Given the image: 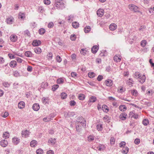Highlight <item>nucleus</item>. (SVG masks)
Returning <instances> with one entry per match:
<instances>
[{
    "label": "nucleus",
    "mask_w": 154,
    "mask_h": 154,
    "mask_svg": "<svg viewBox=\"0 0 154 154\" xmlns=\"http://www.w3.org/2000/svg\"><path fill=\"white\" fill-rule=\"evenodd\" d=\"M13 75L16 77L22 76L17 70H15L14 72Z\"/></svg>",
    "instance_id": "nucleus-30"
},
{
    "label": "nucleus",
    "mask_w": 154,
    "mask_h": 154,
    "mask_svg": "<svg viewBox=\"0 0 154 154\" xmlns=\"http://www.w3.org/2000/svg\"><path fill=\"white\" fill-rule=\"evenodd\" d=\"M71 76L72 77L75 78L77 77V74L75 72H72L71 74Z\"/></svg>",
    "instance_id": "nucleus-64"
},
{
    "label": "nucleus",
    "mask_w": 154,
    "mask_h": 154,
    "mask_svg": "<svg viewBox=\"0 0 154 154\" xmlns=\"http://www.w3.org/2000/svg\"><path fill=\"white\" fill-rule=\"evenodd\" d=\"M140 142V140L139 138H136L134 141V143L136 145H138Z\"/></svg>",
    "instance_id": "nucleus-56"
},
{
    "label": "nucleus",
    "mask_w": 154,
    "mask_h": 154,
    "mask_svg": "<svg viewBox=\"0 0 154 154\" xmlns=\"http://www.w3.org/2000/svg\"><path fill=\"white\" fill-rule=\"evenodd\" d=\"M10 134L9 133L7 132H5L3 134V136L4 138L6 139L9 137Z\"/></svg>",
    "instance_id": "nucleus-39"
},
{
    "label": "nucleus",
    "mask_w": 154,
    "mask_h": 154,
    "mask_svg": "<svg viewBox=\"0 0 154 154\" xmlns=\"http://www.w3.org/2000/svg\"><path fill=\"white\" fill-rule=\"evenodd\" d=\"M102 109L105 112L107 113L109 111V109L107 106L105 104L103 105L102 106Z\"/></svg>",
    "instance_id": "nucleus-27"
},
{
    "label": "nucleus",
    "mask_w": 154,
    "mask_h": 154,
    "mask_svg": "<svg viewBox=\"0 0 154 154\" xmlns=\"http://www.w3.org/2000/svg\"><path fill=\"white\" fill-rule=\"evenodd\" d=\"M49 99L48 97H44L42 99V101L43 103L45 105L46 104H48L49 103Z\"/></svg>",
    "instance_id": "nucleus-16"
},
{
    "label": "nucleus",
    "mask_w": 154,
    "mask_h": 154,
    "mask_svg": "<svg viewBox=\"0 0 154 154\" xmlns=\"http://www.w3.org/2000/svg\"><path fill=\"white\" fill-rule=\"evenodd\" d=\"M48 84L47 82H43L40 85V87L38 89L40 91H43L44 89L47 88Z\"/></svg>",
    "instance_id": "nucleus-5"
},
{
    "label": "nucleus",
    "mask_w": 154,
    "mask_h": 154,
    "mask_svg": "<svg viewBox=\"0 0 154 154\" xmlns=\"http://www.w3.org/2000/svg\"><path fill=\"white\" fill-rule=\"evenodd\" d=\"M78 98L80 100H83L85 98V96L83 94H80L78 96Z\"/></svg>",
    "instance_id": "nucleus-40"
},
{
    "label": "nucleus",
    "mask_w": 154,
    "mask_h": 154,
    "mask_svg": "<svg viewBox=\"0 0 154 154\" xmlns=\"http://www.w3.org/2000/svg\"><path fill=\"white\" fill-rule=\"evenodd\" d=\"M132 94L135 96H137V95L138 93L137 91L135 90H133L132 91Z\"/></svg>",
    "instance_id": "nucleus-61"
},
{
    "label": "nucleus",
    "mask_w": 154,
    "mask_h": 154,
    "mask_svg": "<svg viewBox=\"0 0 154 154\" xmlns=\"http://www.w3.org/2000/svg\"><path fill=\"white\" fill-rule=\"evenodd\" d=\"M138 79L139 82L141 84H143L145 82L146 78L144 75H140Z\"/></svg>",
    "instance_id": "nucleus-10"
},
{
    "label": "nucleus",
    "mask_w": 154,
    "mask_h": 154,
    "mask_svg": "<svg viewBox=\"0 0 154 154\" xmlns=\"http://www.w3.org/2000/svg\"><path fill=\"white\" fill-rule=\"evenodd\" d=\"M119 110L122 111H124L126 109V106L124 105H120L119 107Z\"/></svg>",
    "instance_id": "nucleus-29"
},
{
    "label": "nucleus",
    "mask_w": 154,
    "mask_h": 154,
    "mask_svg": "<svg viewBox=\"0 0 154 154\" xmlns=\"http://www.w3.org/2000/svg\"><path fill=\"white\" fill-rule=\"evenodd\" d=\"M95 137L93 135H89L88 137V140L89 142H91L94 139Z\"/></svg>",
    "instance_id": "nucleus-42"
},
{
    "label": "nucleus",
    "mask_w": 154,
    "mask_h": 154,
    "mask_svg": "<svg viewBox=\"0 0 154 154\" xmlns=\"http://www.w3.org/2000/svg\"><path fill=\"white\" fill-rule=\"evenodd\" d=\"M59 86L58 85H54L52 86V90L53 91H55L58 88H59Z\"/></svg>",
    "instance_id": "nucleus-44"
},
{
    "label": "nucleus",
    "mask_w": 154,
    "mask_h": 154,
    "mask_svg": "<svg viewBox=\"0 0 154 154\" xmlns=\"http://www.w3.org/2000/svg\"><path fill=\"white\" fill-rule=\"evenodd\" d=\"M128 7L131 10L134 11L135 12L139 11L138 8L136 6L133 4L130 5Z\"/></svg>",
    "instance_id": "nucleus-3"
},
{
    "label": "nucleus",
    "mask_w": 154,
    "mask_h": 154,
    "mask_svg": "<svg viewBox=\"0 0 154 154\" xmlns=\"http://www.w3.org/2000/svg\"><path fill=\"white\" fill-rule=\"evenodd\" d=\"M91 29V27L89 26H87L84 28V31L85 33H88Z\"/></svg>",
    "instance_id": "nucleus-36"
},
{
    "label": "nucleus",
    "mask_w": 154,
    "mask_h": 154,
    "mask_svg": "<svg viewBox=\"0 0 154 154\" xmlns=\"http://www.w3.org/2000/svg\"><path fill=\"white\" fill-rule=\"evenodd\" d=\"M55 6L57 8L62 10L65 8V4L62 0H55Z\"/></svg>",
    "instance_id": "nucleus-1"
},
{
    "label": "nucleus",
    "mask_w": 154,
    "mask_h": 154,
    "mask_svg": "<svg viewBox=\"0 0 154 154\" xmlns=\"http://www.w3.org/2000/svg\"><path fill=\"white\" fill-rule=\"evenodd\" d=\"M99 148L98 149V150L99 151H101L102 150H103L104 149V146L103 145L101 144H99Z\"/></svg>",
    "instance_id": "nucleus-59"
},
{
    "label": "nucleus",
    "mask_w": 154,
    "mask_h": 154,
    "mask_svg": "<svg viewBox=\"0 0 154 154\" xmlns=\"http://www.w3.org/2000/svg\"><path fill=\"white\" fill-rule=\"evenodd\" d=\"M10 39L13 42H16L17 39V36L15 35H11L10 36Z\"/></svg>",
    "instance_id": "nucleus-11"
},
{
    "label": "nucleus",
    "mask_w": 154,
    "mask_h": 154,
    "mask_svg": "<svg viewBox=\"0 0 154 154\" xmlns=\"http://www.w3.org/2000/svg\"><path fill=\"white\" fill-rule=\"evenodd\" d=\"M18 106L19 108L22 109L25 107V103L23 101H20L18 103Z\"/></svg>",
    "instance_id": "nucleus-21"
},
{
    "label": "nucleus",
    "mask_w": 154,
    "mask_h": 154,
    "mask_svg": "<svg viewBox=\"0 0 154 154\" xmlns=\"http://www.w3.org/2000/svg\"><path fill=\"white\" fill-rule=\"evenodd\" d=\"M75 115V112H64V116L65 117H73Z\"/></svg>",
    "instance_id": "nucleus-4"
},
{
    "label": "nucleus",
    "mask_w": 154,
    "mask_h": 154,
    "mask_svg": "<svg viewBox=\"0 0 154 154\" xmlns=\"http://www.w3.org/2000/svg\"><path fill=\"white\" fill-rule=\"evenodd\" d=\"M140 74H139L138 72H136L134 74V76L135 78L138 79L139 76H140Z\"/></svg>",
    "instance_id": "nucleus-62"
},
{
    "label": "nucleus",
    "mask_w": 154,
    "mask_h": 154,
    "mask_svg": "<svg viewBox=\"0 0 154 154\" xmlns=\"http://www.w3.org/2000/svg\"><path fill=\"white\" fill-rule=\"evenodd\" d=\"M96 128L98 131H102L103 128L102 124H100L97 125Z\"/></svg>",
    "instance_id": "nucleus-26"
},
{
    "label": "nucleus",
    "mask_w": 154,
    "mask_h": 154,
    "mask_svg": "<svg viewBox=\"0 0 154 154\" xmlns=\"http://www.w3.org/2000/svg\"><path fill=\"white\" fill-rule=\"evenodd\" d=\"M72 26L73 28L75 29H76L79 26V23L76 21L73 22L72 23Z\"/></svg>",
    "instance_id": "nucleus-28"
},
{
    "label": "nucleus",
    "mask_w": 154,
    "mask_h": 154,
    "mask_svg": "<svg viewBox=\"0 0 154 154\" xmlns=\"http://www.w3.org/2000/svg\"><path fill=\"white\" fill-rule=\"evenodd\" d=\"M48 58L49 60H51L53 57V54L51 52H49L48 55Z\"/></svg>",
    "instance_id": "nucleus-57"
},
{
    "label": "nucleus",
    "mask_w": 154,
    "mask_h": 154,
    "mask_svg": "<svg viewBox=\"0 0 154 154\" xmlns=\"http://www.w3.org/2000/svg\"><path fill=\"white\" fill-rule=\"evenodd\" d=\"M134 83V81L131 79H129L127 81V84L130 86H132V85Z\"/></svg>",
    "instance_id": "nucleus-31"
},
{
    "label": "nucleus",
    "mask_w": 154,
    "mask_h": 154,
    "mask_svg": "<svg viewBox=\"0 0 154 154\" xmlns=\"http://www.w3.org/2000/svg\"><path fill=\"white\" fill-rule=\"evenodd\" d=\"M76 131L78 132H80L82 130V128H85L86 126H82L81 125L76 124Z\"/></svg>",
    "instance_id": "nucleus-8"
},
{
    "label": "nucleus",
    "mask_w": 154,
    "mask_h": 154,
    "mask_svg": "<svg viewBox=\"0 0 154 154\" xmlns=\"http://www.w3.org/2000/svg\"><path fill=\"white\" fill-rule=\"evenodd\" d=\"M97 100L96 97L94 96H92L90 99V101L93 103L95 102Z\"/></svg>",
    "instance_id": "nucleus-48"
},
{
    "label": "nucleus",
    "mask_w": 154,
    "mask_h": 154,
    "mask_svg": "<svg viewBox=\"0 0 154 154\" xmlns=\"http://www.w3.org/2000/svg\"><path fill=\"white\" fill-rule=\"evenodd\" d=\"M2 84L3 86L6 88L9 87L10 85V84L8 82H4Z\"/></svg>",
    "instance_id": "nucleus-43"
},
{
    "label": "nucleus",
    "mask_w": 154,
    "mask_h": 154,
    "mask_svg": "<svg viewBox=\"0 0 154 154\" xmlns=\"http://www.w3.org/2000/svg\"><path fill=\"white\" fill-rule=\"evenodd\" d=\"M54 26V23L52 22H50L48 24V26L49 28H52Z\"/></svg>",
    "instance_id": "nucleus-58"
},
{
    "label": "nucleus",
    "mask_w": 154,
    "mask_h": 154,
    "mask_svg": "<svg viewBox=\"0 0 154 154\" xmlns=\"http://www.w3.org/2000/svg\"><path fill=\"white\" fill-rule=\"evenodd\" d=\"M13 18L11 17H8V18H7V19L6 20V22L8 24H12V22H13Z\"/></svg>",
    "instance_id": "nucleus-34"
},
{
    "label": "nucleus",
    "mask_w": 154,
    "mask_h": 154,
    "mask_svg": "<svg viewBox=\"0 0 154 154\" xmlns=\"http://www.w3.org/2000/svg\"><path fill=\"white\" fill-rule=\"evenodd\" d=\"M129 149L128 148L127 146L123 147L121 150V152L122 153L127 154L129 151Z\"/></svg>",
    "instance_id": "nucleus-20"
},
{
    "label": "nucleus",
    "mask_w": 154,
    "mask_h": 154,
    "mask_svg": "<svg viewBox=\"0 0 154 154\" xmlns=\"http://www.w3.org/2000/svg\"><path fill=\"white\" fill-rule=\"evenodd\" d=\"M103 120L105 122H107L109 120V117L107 115H105L103 118Z\"/></svg>",
    "instance_id": "nucleus-47"
},
{
    "label": "nucleus",
    "mask_w": 154,
    "mask_h": 154,
    "mask_svg": "<svg viewBox=\"0 0 154 154\" xmlns=\"http://www.w3.org/2000/svg\"><path fill=\"white\" fill-rule=\"evenodd\" d=\"M12 142L15 145H17L19 143L20 139L18 137H14L12 138Z\"/></svg>",
    "instance_id": "nucleus-14"
},
{
    "label": "nucleus",
    "mask_w": 154,
    "mask_h": 154,
    "mask_svg": "<svg viewBox=\"0 0 154 154\" xmlns=\"http://www.w3.org/2000/svg\"><path fill=\"white\" fill-rule=\"evenodd\" d=\"M147 44V42L145 40H142L140 43L141 45L143 47H145Z\"/></svg>",
    "instance_id": "nucleus-45"
},
{
    "label": "nucleus",
    "mask_w": 154,
    "mask_h": 154,
    "mask_svg": "<svg viewBox=\"0 0 154 154\" xmlns=\"http://www.w3.org/2000/svg\"><path fill=\"white\" fill-rule=\"evenodd\" d=\"M37 154H43V151L41 149H39L37 150L36 151Z\"/></svg>",
    "instance_id": "nucleus-51"
},
{
    "label": "nucleus",
    "mask_w": 154,
    "mask_h": 154,
    "mask_svg": "<svg viewBox=\"0 0 154 154\" xmlns=\"http://www.w3.org/2000/svg\"><path fill=\"white\" fill-rule=\"evenodd\" d=\"M105 84L106 86L110 87L113 84V81L111 79H108L105 81Z\"/></svg>",
    "instance_id": "nucleus-9"
},
{
    "label": "nucleus",
    "mask_w": 154,
    "mask_h": 154,
    "mask_svg": "<svg viewBox=\"0 0 154 154\" xmlns=\"http://www.w3.org/2000/svg\"><path fill=\"white\" fill-rule=\"evenodd\" d=\"M113 59L114 61L116 62H119L121 60V58H120V56L118 57L116 55H115Z\"/></svg>",
    "instance_id": "nucleus-38"
},
{
    "label": "nucleus",
    "mask_w": 154,
    "mask_h": 154,
    "mask_svg": "<svg viewBox=\"0 0 154 154\" xmlns=\"http://www.w3.org/2000/svg\"><path fill=\"white\" fill-rule=\"evenodd\" d=\"M27 70L28 72H31L32 71V68L31 66H28Z\"/></svg>",
    "instance_id": "nucleus-63"
},
{
    "label": "nucleus",
    "mask_w": 154,
    "mask_h": 154,
    "mask_svg": "<svg viewBox=\"0 0 154 154\" xmlns=\"http://www.w3.org/2000/svg\"><path fill=\"white\" fill-rule=\"evenodd\" d=\"M103 79V76L102 75H99L97 76V80L98 81H101Z\"/></svg>",
    "instance_id": "nucleus-54"
},
{
    "label": "nucleus",
    "mask_w": 154,
    "mask_h": 154,
    "mask_svg": "<svg viewBox=\"0 0 154 154\" xmlns=\"http://www.w3.org/2000/svg\"><path fill=\"white\" fill-rule=\"evenodd\" d=\"M88 75L89 78H92L95 76V74L93 72H89L88 74Z\"/></svg>",
    "instance_id": "nucleus-41"
},
{
    "label": "nucleus",
    "mask_w": 154,
    "mask_h": 154,
    "mask_svg": "<svg viewBox=\"0 0 154 154\" xmlns=\"http://www.w3.org/2000/svg\"><path fill=\"white\" fill-rule=\"evenodd\" d=\"M64 82V80L63 79L60 78L57 79V83L58 84L63 83Z\"/></svg>",
    "instance_id": "nucleus-49"
},
{
    "label": "nucleus",
    "mask_w": 154,
    "mask_h": 154,
    "mask_svg": "<svg viewBox=\"0 0 154 154\" xmlns=\"http://www.w3.org/2000/svg\"><path fill=\"white\" fill-rule=\"evenodd\" d=\"M24 54L25 56L28 57H31L33 55L32 53L30 51L25 52Z\"/></svg>",
    "instance_id": "nucleus-25"
},
{
    "label": "nucleus",
    "mask_w": 154,
    "mask_h": 154,
    "mask_svg": "<svg viewBox=\"0 0 154 154\" xmlns=\"http://www.w3.org/2000/svg\"><path fill=\"white\" fill-rule=\"evenodd\" d=\"M61 98L63 100L65 99L67 96V94L65 92H62L60 94Z\"/></svg>",
    "instance_id": "nucleus-35"
},
{
    "label": "nucleus",
    "mask_w": 154,
    "mask_h": 154,
    "mask_svg": "<svg viewBox=\"0 0 154 154\" xmlns=\"http://www.w3.org/2000/svg\"><path fill=\"white\" fill-rule=\"evenodd\" d=\"M97 14L99 17H101L104 14V10L103 9H100L97 11Z\"/></svg>",
    "instance_id": "nucleus-15"
},
{
    "label": "nucleus",
    "mask_w": 154,
    "mask_h": 154,
    "mask_svg": "<svg viewBox=\"0 0 154 154\" xmlns=\"http://www.w3.org/2000/svg\"><path fill=\"white\" fill-rule=\"evenodd\" d=\"M98 49L99 48L97 45L94 46L91 49L92 52L94 54L96 53L98 50Z\"/></svg>",
    "instance_id": "nucleus-18"
},
{
    "label": "nucleus",
    "mask_w": 154,
    "mask_h": 154,
    "mask_svg": "<svg viewBox=\"0 0 154 154\" xmlns=\"http://www.w3.org/2000/svg\"><path fill=\"white\" fill-rule=\"evenodd\" d=\"M44 11V8L42 7H39L38 9V12L41 13H42Z\"/></svg>",
    "instance_id": "nucleus-60"
},
{
    "label": "nucleus",
    "mask_w": 154,
    "mask_h": 154,
    "mask_svg": "<svg viewBox=\"0 0 154 154\" xmlns=\"http://www.w3.org/2000/svg\"><path fill=\"white\" fill-rule=\"evenodd\" d=\"M62 59L59 55H57L56 57V60L57 62L59 63H60L62 61Z\"/></svg>",
    "instance_id": "nucleus-55"
},
{
    "label": "nucleus",
    "mask_w": 154,
    "mask_h": 154,
    "mask_svg": "<svg viewBox=\"0 0 154 154\" xmlns=\"http://www.w3.org/2000/svg\"><path fill=\"white\" fill-rule=\"evenodd\" d=\"M143 124L145 126L148 125L149 123V121L147 119H144L143 120Z\"/></svg>",
    "instance_id": "nucleus-37"
},
{
    "label": "nucleus",
    "mask_w": 154,
    "mask_h": 154,
    "mask_svg": "<svg viewBox=\"0 0 154 154\" xmlns=\"http://www.w3.org/2000/svg\"><path fill=\"white\" fill-rule=\"evenodd\" d=\"M41 44V42L39 40H34L32 43V45L33 46H38L40 45Z\"/></svg>",
    "instance_id": "nucleus-6"
},
{
    "label": "nucleus",
    "mask_w": 154,
    "mask_h": 154,
    "mask_svg": "<svg viewBox=\"0 0 154 154\" xmlns=\"http://www.w3.org/2000/svg\"><path fill=\"white\" fill-rule=\"evenodd\" d=\"M45 29L43 28L40 29L38 30L39 34L40 35H43L45 32Z\"/></svg>",
    "instance_id": "nucleus-33"
},
{
    "label": "nucleus",
    "mask_w": 154,
    "mask_h": 154,
    "mask_svg": "<svg viewBox=\"0 0 154 154\" xmlns=\"http://www.w3.org/2000/svg\"><path fill=\"white\" fill-rule=\"evenodd\" d=\"M76 124L81 125L82 126H86V121L82 116H79L77 118Z\"/></svg>",
    "instance_id": "nucleus-2"
},
{
    "label": "nucleus",
    "mask_w": 154,
    "mask_h": 154,
    "mask_svg": "<svg viewBox=\"0 0 154 154\" xmlns=\"http://www.w3.org/2000/svg\"><path fill=\"white\" fill-rule=\"evenodd\" d=\"M69 105L71 106H73L75 105L76 102L74 100H71L69 102Z\"/></svg>",
    "instance_id": "nucleus-53"
},
{
    "label": "nucleus",
    "mask_w": 154,
    "mask_h": 154,
    "mask_svg": "<svg viewBox=\"0 0 154 154\" xmlns=\"http://www.w3.org/2000/svg\"><path fill=\"white\" fill-rule=\"evenodd\" d=\"M25 17V14L24 13L20 12L18 14V18L22 19Z\"/></svg>",
    "instance_id": "nucleus-46"
},
{
    "label": "nucleus",
    "mask_w": 154,
    "mask_h": 154,
    "mask_svg": "<svg viewBox=\"0 0 154 154\" xmlns=\"http://www.w3.org/2000/svg\"><path fill=\"white\" fill-rule=\"evenodd\" d=\"M127 114L125 112L121 113L119 116L120 119L122 120H125L126 119Z\"/></svg>",
    "instance_id": "nucleus-19"
},
{
    "label": "nucleus",
    "mask_w": 154,
    "mask_h": 154,
    "mask_svg": "<svg viewBox=\"0 0 154 154\" xmlns=\"http://www.w3.org/2000/svg\"><path fill=\"white\" fill-rule=\"evenodd\" d=\"M116 25L114 23L111 24L109 26V28L111 30L113 31L117 28Z\"/></svg>",
    "instance_id": "nucleus-22"
},
{
    "label": "nucleus",
    "mask_w": 154,
    "mask_h": 154,
    "mask_svg": "<svg viewBox=\"0 0 154 154\" xmlns=\"http://www.w3.org/2000/svg\"><path fill=\"white\" fill-rule=\"evenodd\" d=\"M126 145V143L125 141H122L119 143V146L120 147H123Z\"/></svg>",
    "instance_id": "nucleus-50"
},
{
    "label": "nucleus",
    "mask_w": 154,
    "mask_h": 154,
    "mask_svg": "<svg viewBox=\"0 0 154 154\" xmlns=\"http://www.w3.org/2000/svg\"><path fill=\"white\" fill-rule=\"evenodd\" d=\"M34 51L37 54H40L42 52V50L41 48L39 47H37L34 48Z\"/></svg>",
    "instance_id": "nucleus-24"
},
{
    "label": "nucleus",
    "mask_w": 154,
    "mask_h": 154,
    "mask_svg": "<svg viewBox=\"0 0 154 154\" xmlns=\"http://www.w3.org/2000/svg\"><path fill=\"white\" fill-rule=\"evenodd\" d=\"M10 66L12 68H14L17 65V63L15 60H12L9 63Z\"/></svg>",
    "instance_id": "nucleus-17"
},
{
    "label": "nucleus",
    "mask_w": 154,
    "mask_h": 154,
    "mask_svg": "<svg viewBox=\"0 0 154 154\" xmlns=\"http://www.w3.org/2000/svg\"><path fill=\"white\" fill-rule=\"evenodd\" d=\"M49 143L51 144L52 145L54 144L56 142V139L55 138H51L49 139L48 141Z\"/></svg>",
    "instance_id": "nucleus-23"
},
{
    "label": "nucleus",
    "mask_w": 154,
    "mask_h": 154,
    "mask_svg": "<svg viewBox=\"0 0 154 154\" xmlns=\"http://www.w3.org/2000/svg\"><path fill=\"white\" fill-rule=\"evenodd\" d=\"M76 36L75 35H71L70 37V39L72 41H75L76 38Z\"/></svg>",
    "instance_id": "nucleus-52"
},
{
    "label": "nucleus",
    "mask_w": 154,
    "mask_h": 154,
    "mask_svg": "<svg viewBox=\"0 0 154 154\" xmlns=\"http://www.w3.org/2000/svg\"><path fill=\"white\" fill-rule=\"evenodd\" d=\"M8 144V142L7 140H3L0 142V145L3 147H6Z\"/></svg>",
    "instance_id": "nucleus-12"
},
{
    "label": "nucleus",
    "mask_w": 154,
    "mask_h": 154,
    "mask_svg": "<svg viewBox=\"0 0 154 154\" xmlns=\"http://www.w3.org/2000/svg\"><path fill=\"white\" fill-rule=\"evenodd\" d=\"M37 141L35 140H32L30 143V146L32 147H34L37 144Z\"/></svg>",
    "instance_id": "nucleus-32"
},
{
    "label": "nucleus",
    "mask_w": 154,
    "mask_h": 154,
    "mask_svg": "<svg viewBox=\"0 0 154 154\" xmlns=\"http://www.w3.org/2000/svg\"><path fill=\"white\" fill-rule=\"evenodd\" d=\"M30 132L27 130H23L22 131L21 134L23 137H24L26 138L29 136Z\"/></svg>",
    "instance_id": "nucleus-7"
},
{
    "label": "nucleus",
    "mask_w": 154,
    "mask_h": 154,
    "mask_svg": "<svg viewBox=\"0 0 154 154\" xmlns=\"http://www.w3.org/2000/svg\"><path fill=\"white\" fill-rule=\"evenodd\" d=\"M32 108L34 110L38 111L40 109L39 105L37 103H34L32 105Z\"/></svg>",
    "instance_id": "nucleus-13"
}]
</instances>
